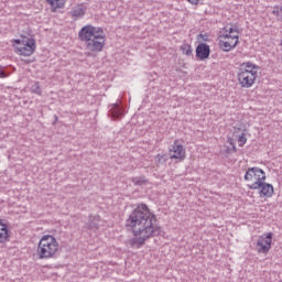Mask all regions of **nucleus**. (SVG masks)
Masks as SVG:
<instances>
[{
  "mask_svg": "<svg viewBox=\"0 0 282 282\" xmlns=\"http://www.w3.org/2000/svg\"><path fill=\"white\" fill-rule=\"evenodd\" d=\"M187 1L188 3H192V6H197L202 0H187Z\"/></svg>",
  "mask_w": 282,
  "mask_h": 282,
  "instance_id": "obj_29",
  "label": "nucleus"
},
{
  "mask_svg": "<svg viewBox=\"0 0 282 282\" xmlns=\"http://www.w3.org/2000/svg\"><path fill=\"white\" fill-rule=\"evenodd\" d=\"M127 230H132L133 238L128 240L130 248L140 249L148 239L160 237L162 227L158 225V216L144 203L137 205L126 220Z\"/></svg>",
  "mask_w": 282,
  "mask_h": 282,
  "instance_id": "obj_1",
  "label": "nucleus"
},
{
  "mask_svg": "<svg viewBox=\"0 0 282 282\" xmlns=\"http://www.w3.org/2000/svg\"><path fill=\"white\" fill-rule=\"evenodd\" d=\"M220 39H230L231 41H239V34L221 33Z\"/></svg>",
  "mask_w": 282,
  "mask_h": 282,
  "instance_id": "obj_22",
  "label": "nucleus"
},
{
  "mask_svg": "<svg viewBox=\"0 0 282 282\" xmlns=\"http://www.w3.org/2000/svg\"><path fill=\"white\" fill-rule=\"evenodd\" d=\"M248 142V138H246V133L242 132L240 135H238V144L239 147H243Z\"/></svg>",
  "mask_w": 282,
  "mask_h": 282,
  "instance_id": "obj_23",
  "label": "nucleus"
},
{
  "mask_svg": "<svg viewBox=\"0 0 282 282\" xmlns=\"http://www.w3.org/2000/svg\"><path fill=\"white\" fill-rule=\"evenodd\" d=\"M131 182L132 184H134V186H142L143 184H147L149 180H147V176H137V177H132Z\"/></svg>",
  "mask_w": 282,
  "mask_h": 282,
  "instance_id": "obj_18",
  "label": "nucleus"
},
{
  "mask_svg": "<svg viewBox=\"0 0 282 282\" xmlns=\"http://www.w3.org/2000/svg\"><path fill=\"white\" fill-rule=\"evenodd\" d=\"M180 50L185 56H193V47L191 44H183L181 45Z\"/></svg>",
  "mask_w": 282,
  "mask_h": 282,
  "instance_id": "obj_19",
  "label": "nucleus"
},
{
  "mask_svg": "<svg viewBox=\"0 0 282 282\" xmlns=\"http://www.w3.org/2000/svg\"><path fill=\"white\" fill-rule=\"evenodd\" d=\"M281 19H282V7L280 8Z\"/></svg>",
  "mask_w": 282,
  "mask_h": 282,
  "instance_id": "obj_33",
  "label": "nucleus"
},
{
  "mask_svg": "<svg viewBox=\"0 0 282 282\" xmlns=\"http://www.w3.org/2000/svg\"><path fill=\"white\" fill-rule=\"evenodd\" d=\"M232 30H234V34H238L239 35V26L232 25Z\"/></svg>",
  "mask_w": 282,
  "mask_h": 282,
  "instance_id": "obj_30",
  "label": "nucleus"
},
{
  "mask_svg": "<svg viewBox=\"0 0 282 282\" xmlns=\"http://www.w3.org/2000/svg\"><path fill=\"white\" fill-rule=\"evenodd\" d=\"M272 248V232L265 236H260L257 240V251L262 254H268Z\"/></svg>",
  "mask_w": 282,
  "mask_h": 282,
  "instance_id": "obj_6",
  "label": "nucleus"
},
{
  "mask_svg": "<svg viewBox=\"0 0 282 282\" xmlns=\"http://www.w3.org/2000/svg\"><path fill=\"white\" fill-rule=\"evenodd\" d=\"M15 54L20 56H32L36 50V41L34 39L13 40Z\"/></svg>",
  "mask_w": 282,
  "mask_h": 282,
  "instance_id": "obj_4",
  "label": "nucleus"
},
{
  "mask_svg": "<svg viewBox=\"0 0 282 282\" xmlns=\"http://www.w3.org/2000/svg\"><path fill=\"white\" fill-rule=\"evenodd\" d=\"M167 160L169 158L166 156V154H158L155 158L156 164H166Z\"/></svg>",
  "mask_w": 282,
  "mask_h": 282,
  "instance_id": "obj_21",
  "label": "nucleus"
},
{
  "mask_svg": "<svg viewBox=\"0 0 282 282\" xmlns=\"http://www.w3.org/2000/svg\"><path fill=\"white\" fill-rule=\"evenodd\" d=\"M221 34H228V28H227V26H225V28L223 29Z\"/></svg>",
  "mask_w": 282,
  "mask_h": 282,
  "instance_id": "obj_32",
  "label": "nucleus"
},
{
  "mask_svg": "<svg viewBox=\"0 0 282 282\" xmlns=\"http://www.w3.org/2000/svg\"><path fill=\"white\" fill-rule=\"evenodd\" d=\"M10 239V231L8 225L0 223V243H6Z\"/></svg>",
  "mask_w": 282,
  "mask_h": 282,
  "instance_id": "obj_13",
  "label": "nucleus"
},
{
  "mask_svg": "<svg viewBox=\"0 0 282 282\" xmlns=\"http://www.w3.org/2000/svg\"><path fill=\"white\" fill-rule=\"evenodd\" d=\"M210 56V46L206 43H200L196 47V57L199 61H206Z\"/></svg>",
  "mask_w": 282,
  "mask_h": 282,
  "instance_id": "obj_10",
  "label": "nucleus"
},
{
  "mask_svg": "<svg viewBox=\"0 0 282 282\" xmlns=\"http://www.w3.org/2000/svg\"><path fill=\"white\" fill-rule=\"evenodd\" d=\"M31 93H32V94H36L37 96H41V94H42L41 85H39L37 82H35V83L31 86Z\"/></svg>",
  "mask_w": 282,
  "mask_h": 282,
  "instance_id": "obj_20",
  "label": "nucleus"
},
{
  "mask_svg": "<svg viewBox=\"0 0 282 282\" xmlns=\"http://www.w3.org/2000/svg\"><path fill=\"white\" fill-rule=\"evenodd\" d=\"M254 80H257V73H250L248 70L238 73V82L241 87H245L246 89L252 87Z\"/></svg>",
  "mask_w": 282,
  "mask_h": 282,
  "instance_id": "obj_8",
  "label": "nucleus"
},
{
  "mask_svg": "<svg viewBox=\"0 0 282 282\" xmlns=\"http://www.w3.org/2000/svg\"><path fill=\"white\" fill-rule=\"evenodd\" d=\"M240 72H249V74H257V69H259V66L253 64L252 62H245L241 64Z\"/></svg>",
  "mask_w": 282,
  "mask_h": 282,
  "instance_id": "obj_15",
  "label": "nucleus"
},
{
  "mask_svg": "<svg viewBox=\"0 0 282 282\" xmlns=\"http://www.w3.org/2000/svg\"><path fill=\"white\" fill-rule=\"evenodd\" d=\"M198 39H200V41H204V43H208V41H210V39H208V33L205 34H199Z\"/></svg>",
  "mask_w": 282,
  "mask_h": 282,
  "instance_id": "obj_24",
  "label": "nucleus"
},
{
  "mask_svg": "<svg viewBox=\"0 0 282 282\" xmlns=\"http://www.w3.org/2000/svg\"><path fill=\"white\" fill-rule=\"evenodd\" d=\"M78 37L86 45L88 52H102L105 47V30L100 26L88 24L83 26L78 33Z\"/></svg>",
  "mask_w": 282,
  "mask_h": 282,
  "instance_id": "obj_2",
  "label": "nucleus"
},
{
  "mask_svg": "<svg viewBox=\"0 0 282 282\" xmlns=\"http://www.w3.org/2000/svg\"><path fill=\"white\" fill-rule=\"evenodd\" d=\"M169 155L171 160H184L186 158V150H184V145L174 141Z\"/></svg>",
  "mask_w": 282,
  "mask_h": 282,
  "instance_id": "obj_9",
  "label": "nucleus"
},
{
  "mask_svg": "<svg viewBox=\"0 0 282 282\" xmlns=\"http://www.w3.org/2000/svg\"><path fill=\"white\" fill-rule=\"evenodd\" d=\"M8 75H6V72L3 70V67L0 66V78H7Z\"/></svg>",
  "mask_w": 282,
  "mask_h": 282,
  "instance_id": "obj_27",
  "label": "nucleus"
},
{
  "mask_svg": "<svg viewBox=\"0 0 282 282\" xmlns=\"http://www.w3.org/2000/svg\"><path fill=\"white\" fill-rule=\"evenodd\" d=\"M100 228V216H94L88 223V230L96 232Z\"/></svg>",
  "mask_w": 282,
  "mask_h": 282,
  "instance_id": "obj_16",
  "label": "nucleus"
},
{
  "mask_svg": "<svg viewBox=\"0 0 282 282\" xmlns=\"http://www.w3.org/2000/svg\"><path fill=\"white\" fill-rule=\"evenodd\" d=\"M252 180H256V182L267 180L265 171L261 167H248L245 174V182H252Z\"/></svg>",
  "mask_w": 282,
  "mask_h": 282,
  "instance_id": "obj_7",
  "label": "nucleus"
},
{
  "mask_svg": "<svg viewBox=\"0 0 282 282\" xmlns=\"http://www.w3.org/2000/svg\"><path fill=\"white\" fill-rule=\"evenodd\" d=\"M73 17L75 18L74 21H76V19H82V17H85V8H83V4L75 7L73 11Z\"/></svg>",
  "mask_w": 282,
  "mask_h": 282,
  "instance_id": "obj_17",
  "label": "nucleus"
},
{
  "mask_svg": "<svg viewBox=\"0 0 282 282\" xmlns=\"http://www.w3.org/2000/svg\"><path fill=\"white\" fill-rule=\"evenodd\" d=\"M273 14H274L275 17H280V18H281V8L274 9V10H273Z\"/></svg>",
  "mask_w": 282,
  "mask_h": 282,
  "instance_id": "obj_28",
  "label": "nucleus"
},
{
  "mask_svg": "<svg viewBox=\"0 0 282 282\" xmlns=\"http://www.w3.org/2000/svg\"><path fill=\"white\" fill-rule=\"evenodd\" d=\"M225 153H237V147H227Z\"/></svg>",
  "mask_w": 282,
  "mask_h": 282,
  "instance_id": "obj_25",
  "label": "nucleus"
},
{
  "mask_svg": "<svg viewBox=\"0 0 282 282\" xmlns=\"http://www.w3.org/2000/svg\"><path fill=\"white\" fill-rule=\"evenodd\" d=\"M108 116H110L112 120H118V118H122V116H124V108H122L120 104H111L109 106Z\"/></svg>",
  "mask_w": 282,
  "mask_h": 282,
  "instance_id": "obj_11",
  "label": "nucleus"
},
{
  "mask_svg": "<svg viewBox=\"0 0 282 282\" xmlns=\"http://www.w3.org/2000/svg\"><path fill=\"white\" fill-rule=\"evenodd\" d=\"M67 0H46V3H48L52 12H56L57 10H61V8H65V2Z\"/></svg>",
  "mask_w": 282,
  "mask_h": 282,
  "instance_id": "obj_14",
  "label": "nucleus"
},
{
  "mask_svg": "<svg viewBox=\"0 0 282 282\" xmlns=\"http://www.w3.org/2000/svg\"><path fill=\"white\" fill-rule=\"evenodd\" d=\"M226 28H227L228 34H230V35L235 34V31L232 29V24H228V25H226Z\"/></svg>",
  "mask_w": 282,
  "mask_h": 282,
  "instance_id": "obj_26",
  "label": "nucleus"
},
{
  "mask_svg": "<svg viewBox=\"0 0 282 282\" xmlns=\"http://www.w3.org/2000/svg\"><path fill=\"white\" fill-rule=\"evenodd\" d=\"M58 241L52 235L43 236L37 245L36 254L39 259H54L58 254Z\"/></svg>",
  "mask_w": 282,
  "mask_h": 282,
  "instance_id": "obj_3",
  "label": "nucleus"
},
{
  "mask_svg": "<svg viewBox=\"0 0 282 282\" xmlns=\"http://www.w3.org/2000/svg\"><path fill=\"white\" fill-rule=\"evenodd\" d=\"M247 187L250 191H259L260 197H267L270 198L272 195H274V186L270 183H265V180L260 178L259 182H253L252 184H248Z\"/></svg>",
  "mask_w": 282,
  "mask_h": 282,
  "instance_id": "obj_5",
  "label": "nucleus"
},
{
  "mask_svg": "<svg viewBox=\"0 0 282 282\" xmlns=\"http://www.w3.org/2000/svg\"><path fill=\"white\" fill-rule=\"evenodd\" d=\"M218 45L223 52H230L231 50H235L237 45H239V40H236L235 43H232V41L219 40Z\"/></svg>",
  "mask_w": 282,
  "mask_h": 282,
  "instance_id": "obj_12",
  "label": "nucleus"
},
{
  "mask_svg": "<svg viewBox=\"0 0 282 282\" xmlns=\"http://www.w3.org/2000/svg\"><path fill=\"white\" fill-rule=\"evenodd\" d=\"M228 143L230 144L231 148L236 147L235 141L232 139H228Z\"/></svg>",
  "mask_w": 282,
  "mask_h": 282,
  "instance_id": "obj_31",
  "label": "nucleus"
}]
</instances>
